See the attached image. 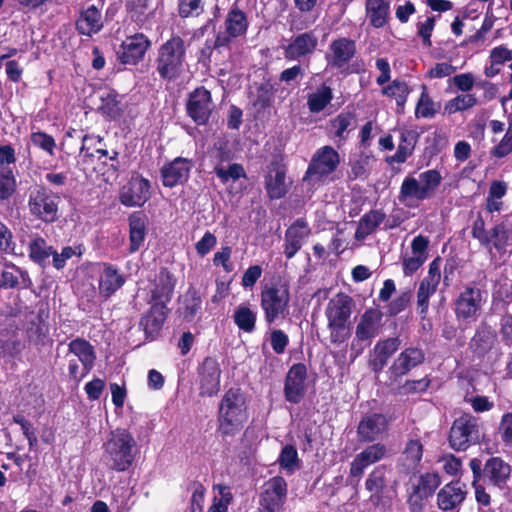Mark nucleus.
Listing matches in <instances>:
<instances>
[{
	"instance_id": "4",
	"label": "nucleus",
	"mask_w": 512,
	"mask_h": 512,
	"mask_svg": "<svg viewBox=\"0 0 512 512\" xmlns=\"http://www.w3.org/2000/svg\"><path fill=\"white\" fill-rule=\"evenodd\" d=\"M290 300V285L283 277H273L264 284L260 292V306L265 322L271 325L277 319L284 318L288 313Z\"/></svg>"
},
{
	"instance_id": "1",
	"label": "nucleus",
	"mask_w": 512,
	"mask_h": 512,
	"mask_svg": "<svg viewBox=\"0 0 512 512\" xmlns=\"http://www.w3.org/2000/svg\"><path fill=\"white\" fill-rule=\"evenodd\" d=\"M249 419L247 399L240 387H230L223 394L217 411V432L226 439L235 437Z\"/></svg>"
},
{
	"instance_id": "41",
	"label": "nucleus",
	"mask_w": 512,
	"mask_h": 512,
	"mask_svg": "<svg viewBox=\"0 0 512 512\" xmlns=\"http://www.w3.org/2000/svg\"><path fill=\"white\" fill-rule=\"evenodd\" d=\"M411 89L405 81L394 79L389 85L383 87L382 94L396 100V112L403 114L405 104Z\"/></svg>"
},
{
	"instance_id": "28",
	"label": "nucleus",
	"mask_w": 512,
	"mask_h": 512,
	"mask_svg": "<svg viewBox=\"0 0 512 512\" xmlns=\"http://www.w3.org/2000/svg\"><path fill=\"white\" fill-rule=\"evenodd\" d=\"M387 429V419L381 413H371L363 416L357 426L359 442L372 443Z\"/></svg>"
},
{
	"instance_id": "46",
	"label": "nucleus",
	"mask_w": 512,
	"mask_h": 512,
	"mask_svg": "<svg viewBox=\"0 0 512 512\" xmlns=\"http://www.w3.org/2000/svg\"><path fill=\"white\" fill-rule=\"evenodd\" d=\"M236 326L246 332L252 333L256 327L257 314L247 304H240L233 314Z\"/></svg>"
},
{
	"instance_id": "34",
	"label": "nucleus",
	"mask_w": 512,
	"mask_h": 512,
	"mask_svg": "<svg viewBox=\"0 0 512 512\" xmlns=\"http://www.w3.org/2000/svg\"><path fill=\"white\" fill-rule=\"evenodd\" d=\"M102 27L101 11L95 5H90L83 9L76 21L78 33L85 36L98 33Z\"/></svg>"
},
{
	"instance_id": "27",
	"label": "nucleus",
	"mask_w": 512,
	"mask_h": 512,
	"mask_svg": "<svg viewBox=\"0 0 512 512\" xmlns=\"http://www.w3.org/2000/svg\"><path fill=\"white\" fill-rule=\"evenodd\" d=\"M311 229L305 218H297L285 231L284 254L287 259L293 258L302 248Z\"/></svg>"
},
{
	"instance_id": "17",
	"label": "nucleus",
	"mask_w": 512,
	"mask_h": 512,
	"mask_svg": "<svg viewBox=\"0 0 512 512\" xmlns=\"http://www.w3.org/2000/svg\"><path fill=\"white\" fill-rule=\"evenodd\" d=\"M150 47L151 41L144 33H135L123 40L117 51V58L124 65H137L144 59Z\"/></svg>"
},
{
	"instance_id": "9",
	"label": "nucleus",
	"mask_w": 512,
	"mask_h": 512,
	"mask_svg": "<svg viewBox=\"0 0 512 512\" xmlns=\"http://www.w3.org/2000/svg\"><path fill=\"white\" fill-rule=\"evenodd\" d=\"M60 197L44 186H37L29 193L28 208L30 214L46 224H52L60 218Z\"/></svg>"
},
{
	"instance_id": "35",
	"label": "nucleus",
	"mask_w": 512,
	"mask_h": 512,
	"mask_svg": "<svg viewBox=\"0 0 512 512\" xmlns=\"http://www.w3.org/2000/svg\"><path fill=\"white\" fill-rule=\"evenodd\" d=\"M424 453V447L420 439H409L401 453L398 467L401 471L409 473L418 468Z\"/></svg>"
},
{
	"instance_id": "50",
	"label": "nucleus",
	"mask_w": 512,
	"mask_h": 512,
	"mask_svg": "<svg viewBox=\"0 0 512 512\" xmlns=\"http://www.w3.org/2000/svg\"><path fill=\"white\" fill-rule=\"evenodd\" d=\"M355 118L356 116L353 112L343 111L331 119L329 121V125L333 131V136L340 140H345L347 138L345 133L351 124L355 121Z\"/></svg>"
},
{
	"instance_id": "61",
	"label": "nucleus",
	"mask_w": 512,
	"mask_h": 512,
	"mask_svg": "<svg viewBox=\"0 0 512 512\" xmlns=\"http://www.w3.org/2000/svg\"><path fill=\"white\" fill-rule=\"evenodd\" d=\"M386 486V470L382 466L376 467L368 476L365 487L368 491L381 493Z\"/></svg>"
},
{
	"instance_id": "48",
	"label": "nucleus",
	"mask_w": 512,
	"mask_h": 512,
	"mask_svg": "<svg viewBox=\"0 0 512 512\" xmlns=\"http://www.w3.org/2000/svg\"><path fill=\"white\" fill-rule=\"evenodd\" d=\"M440 108V103L436 104L428 93V88L425 84L421 86V94L418 99L415 115L422 118H433Z\"/></svg>"
},
{
	"instance_id": "42",
	"label": "nucleus",
	"mask_w": 512,
	"mask_h": 512,
	"mask_svg": "<svg viewBox=\"0 0 512 512\" xmlns=\"http://www.w3.org/2000/svg\"><path fill=\"white\" fill-rule=\"evenodd\" d=\"M333 90L326 83H322L315 92L307 96V107L311 113L323 111L333 100Z\"/></svg>"
},
{
	"instance_id": "8",
	"label": "nucleus",
	"mask_w": 512,
	"mask_h": 512,
	"mask_svg": "<svg viewBox=\"0 0 512 512\" xmlns=\"http://www.w3.org/2000/svg\"><path fill=\"white\" fill-rule=\"evenodd\" d=\"M471 236L490 253L494 250L498 254H504L510 242V231L506 225L501 222L486 229L485 220L480 212L472 223Z\"/></svg>"
},
{
	"instance_id": "30",
	"label": "nucleus",
	"mask_w": 512,
	"mask_h": 512,
	"mask_svg": "<svg viewBox=\"0 0 512 512\" xmlns=\"http://www.w3.org/2000/svg\"><path fill=\"white\" fill-rule=\"evenodd\" d=\"M464 488L465 484H462L459 480L444 485L437 494L438 508L448 512L459 507L466 497Z\"/></svg>"
},
{
	"instance_id": "22",
	"label": "nucleus",
	"mask_w": 512,
	"mask_h": 512,
	"mask_svg": "<svg viewBox=\"0 0 512 512\" xmlns=\"http://www.w3.org/2000/svg\"><path fill=\"white\" fill-rule=\"evenodd\" d=\"M425 361V352L418 347H407L399 353L389 367L390 379L394 381L408 375Z\"/></svg>"
},
{
	"instance_id": "64",
	"label": "nucleus",
	"mask_w": 512,
	"mask_h": 512,
	"mask_svg": "<svg viewBox=\"0 0 512 512\" xmlns=\"http://www.w3.org/2000/svg\"><path fill=\"white\" fill-rule=\"evenodd\" d=\"M279 465L284 469H293L294 467L299 465V457L298 452L295 446L293 445H285L279 455L278 458Z\"/></svg>"
},
{
	"instance_id": "63",
	"label": "nucleus",
	"mask_w": 512,
	"mask_h": 512,
	"mask_svg": "<svg viewBox=\"0 0 512 512\" xmlns=\"http://www.w3.org/2000/svg\"><path fill=\"white\" fill-rule=\"evenodd\" d=\"M103 142V138L94 134H85L81 137V146L79 154L84 158L92 159L95 157L94 152L98 145Z\"/></svg>"
},
{
	"instance_id": "44",
	"label": "nucleus",
	"mask_w": 512,
	"mask_h": 512,
	"mask_svg": "<svg viewBox=\"0 0 512 512\" xmlns=\"http://www.w3.org/2000/svg\"><path fill=\"white\" fill-rule=\"evenodd\" d=\"M249 23L246 14L237 7L232 8L225 19L226 32L233 37H239L247 32Z\"/></svg>"
},
{
	"instance_id": "47",
	"label": "nucleus",
	"mask_w": 512,
	"mask_h": 512,
	"mask_svg": "<svg viewBox=\"0 0 512 512\" xmlns=\"http://www.w3.org/2000/svg\"><path fill=\"white\" fill-rule=\"evenodd\" d=\"M398 199L400 202H405L408 199L423 201L428 199V197L423 191L420 182L414 177L407 176L401 184Z\"/></svg>"
},
{
	"instance_id": "20",
	"label": "nucleus",
	"mask_w": 512,
	"mask_h": 512,
	"mask_svg": "<svg viewBox=\"0 0 512 512\" xmlns=\"http://www.w3.org/2000/svg\"><path fill=\"white\" fill-rule=\"evenodd\" d=\"M170 309L160 303H150L149 309L141 316L139 326L143 329L145 339L157 340L167 320Z\"/></svg>"
},
{
	"instance_id": "6",
	"label": "nucleus",
	"mask_w": 512,
	"mask_h": 512,
	"mask_svg": "<svg viewBox=\"0 0 512 512\" xmlns=\"http://www.w3.org/2000/svg\"><path fill=\"white\" fill-rule=\"evenodd\" d=\"M354 301L346 293L339 292L332 297L326 307L325 316L330 330V339L333 343L344 342L348 333L342 334L351 317Z\"/></svg>"
},
{
	"instance_id": "18",
	"label": "nucleus",
	"mask_w": 512,
	"mask_h": 512,
	"mask_svg": "<svg viewBox=\"0 0 512 512\" xmlns=\"http://www.w3.org/2000/svg\"><path fill=\"white\" fill-rule=\"evenodd\" d=\"M318 43L314 30L293 35L289 43L283 47L284 58L288 61L310 58L317 50Z\"/></svg>"
},
{
	"instance_id": "59",
	"label": "nucleus",
	"mask_w": 512,
	"mask_h": 512,
	"mask_svg": "<svg viewBox=\"0 0 512 512\" xmlns=\"http://www.w3.org/2000/svg\"><path fill=\"white\" fill-rule=\"evenodd\" d=\"M177 11L179 17L185 19L198 17L204 11L203 0H178Z\"/></svg>"
},
{
	"instance_id": "15",
	"label": "nucleus",
	"mask_w": 512,
	"mask_h": 512,
	"mask_svg": "<svg viewBox=\"0 0 512 512\" xmlns=\"http://www.w3.org/2000/svg\"><path fill=\"white\" fill-rule=\"evenodd\" d=\"M150 198L151 182L140 173L132 174L119 193V200L126 207H142Z\"/></svg>"
},
{
	"instance_id": "57",
	"label": "nucleus",
	"mask_w": 512,
	"mask_h": 512,
	"mask_svg": "<svg viewBox=\"0 0 512 512\" xmlns=\"http://www.w3.org/2000/svg\"><path fill=\"white\" fill-rule=\"evenodd\" d=\"M214 173L223 184H226L230 179L237 181L240 178L247 177L244 167L240 163H233L229 165L227 169L221 165H217L214 168Z\"/></svg>"
},
{
	"instance_id": "11",
	"label": "nucleus",
	"mask_w": 512,
	"mask_h": 512,
	"mask_svg": "<svg viewBox=\"0 0 512 512\" xmlns=\"http://www.w3.org/2000/svg\"><path fill=\"white\" fill-rule=\"evenodd\" d=\"M475 284H467L454 300L453 311L459 321L476 320L482 310L485 292Z\"/></svg>"
},
{
	"instance_id": "58",
	"label": "nucleus",
	"mask_w": 512,
	"mask_h": 512,
	"mask_svg": "<svg viewBox=\"0 0 512 512\" xmlns=\"http://www.w3.org/2000/svg\"><path fill=\"white\" fill-rule=\"evenodd\" d=\"M24 345L19 338H0V359H14L18 357Z\"/></svg>"
},
{
	"instance_id": "62",
	"label": "nucleus",
	"mask_w": 512,
	"mask_h": 512,
	"mask_svg": "<svg viewBox=\"0 0 512 512\" xmlns=\"http://www.w3.org/2000/svg\"><path fill=\"white\" fill-rule=\"evenodd\" d=\"M31 142L34 146L39 147L50 156L54 155V150L56 148V142L52 135L47 134L43 131H37L31 133Z\"/></svg>"
},
{
	"instance_id": "39",
	"label": "nucleus",
	"mask_w": 512,
	"mask_h": 512,
	"mask_svg": "<svg viewBox=\"0 0 512 512\" xmlns=\"http://www.w3.org/2000/svg\"><path fill=\"white\" fill-rule=\"evenodd\" d=\"M366 15L374 28L384 27L389 19L390 0H366Z\"/></svg>"
},
{
	"instance_id": "37",
	"label": "nucleus",
	"mask_w": 512,
	"mask_h": 512,
	"mask_svg": "<svg viewBox=\"0 0 512 512\" xmlns=\"http://www.w3.org/2000/svg\"><path fill=\"white\" fill-rule=\"evenodd\" d=\"M202 298L193 286H190L182 296V302L177 310L179 317L185 322H192L201 312Z\"/></svg>"
},
{
	"instance_id": "60",
	"label": "nucleus",
	"mask_w": 512,
	"mask_h": 512,
	"mask_svg": "<svg viewBox=\"0 0 512 512\" xmlns=\"http://www.w3.org/2000/svg\"><path fill=\"white\" fill-rule=\"evenodd\" d=\"M401 340L399 337H389L386 339L379 340L374 346V354L379 355L385 360H389L390 357L399 349Z\"/></svg>"
},
{
	"instance_id": "40",
	"label": "nucleus",
	"mask_w": 512,
	"mask_h": 512,
	"mask_svg": "<svg viewBox=\"0 0 512 512\" xmlns=\"http://www.w3.org/2000/svg\"><path fill=\"white\" fill-rule=\"evenodd\" d=\"M125 10L129 19L139 28L145 27L154 16L149 9V0H125Z\"/></svg>"
},
{
	"instance_id": "5",
	"label": "nucleus",
	"mask_w": 512,
	"mask_h": 512,
	"mask_svg": "<svg viewBox=\"0 0 512 512\" xmlns=\"http://www.w3.org/2000/svg\"><path fill=\"white\" fill-rule=\"evenodd\" d=\"M340 164L339 153L330 145L318 148L312 155L305 174L304 183L315 188L326 184Z\"/></svg>"
},
{
	"instance_id": "55",
	"label": "nucleus",
	"mask_w": 512,
	"mask_h": 512,
	"mask_svg": "<svg viewBox=\"0 0 512 512\" xmlns=\"http://www.w3.org/2000/svg\"><path fill=\"white\" fill-rule=\"evenodd\" d=\"M441 479L437 473H424L419 477L418 483L413 487L417 493H422L424 497L430 498L440 486Z\"/></svg>"
},
{
	"instance_id": "12",
	"label": "nucleus",
	"mask_w": 512,
	"mask_h": 512,
	"mask_svg": "<svg viewBox=\"0 0 512 512\" xmlns=\"http://www.w3.org/2000/svg\"><path fill=\"white\" fill-rule=\"evenodd\" d=\"M214 108L211 91L204 86L196 87L188 94L185 104L186 114L197 126H205L209 123Z\"/></svg>"
},
{
	"instance_id": "16",
	"label": "nucleus",
	"mask_w": 512,
	"mask_h": 512,
	"mask_svg": "<svg viewBox=\"0 0 512 512\" xmlns=\"http://www.w3.org/2000/svg\"><path fill=\"white\" fill-rule=\"evenodd\" d=\"M307 366L304 363H294L287 371L284 379V398L290 404H299L307 392Z\"/></svg>"
},
{
	"instance_id": "31",
	"label": "nucleus",
	"mask_w": 512,
	"mask_h": 512,
	"mask_svg": "<svg viewBox=\"0 0 512 512\" xmlns=\"http://www.w3.org/2000/svg\"><path fill=\"white\" fill-rule=\"evenodd\" d=\"M386 447L382 443H375L367 446L362 452L357 454L350 466V475L360 477L365 468L385 457Z\"/></svg>"
},
{
	"instance_id": "56",
	"label": "nucleus",
	"mask_w": 512,
	"mask_h": 512,
	"mask_svg": "<svg viewBox=\"0 0 512 512\" xmlns=\"http://www.w3.org/2000/svg\"><path fill=\"white\" fill-rule=\"evenodd\" d=\"M419 182L427 197L430 198L442 182V176L436 169H429L419 174Z\"/></svg>"
},
{
	"instance_id": "52",
	"label": "nucleus",
	"mask_w": 512,
	"mask_h": 512,
	"mask_svg": "<svg viewBox=\"0 0 512 512\" xmlns=\"http://www.w3.org/2000/svg\"><path fill=\"white\" fill-rule=\"evenodd\" d=\"M274 92V86L269 80L261 83L256 88V97L253 101V106L258 111L268 109L273 103Z\"/></svg>"
},
{
	"instance_id": "38",
	"label": "nucleus",
	"mask_w": 512,
	"mask_h": 512,
	"mask_svg": "<svg viewBox=\"0 0 512 512\" xmlns=\"http://www.w3.org/2000/svg\"><path fill=\"white\" fill-rule=\"evenodd\" d=\"M386 214L382 210L372 209L365 213L359 220L355 231V239L365 240L373 234L376 229L384 222Z\"/></svg>"
},
{
	"instance_id": "33",
	"label": "nucleus",
	"mask_w": 512,
	"mask_h": 512,
	"mask_svg": "<svg viewBox=\"0 0 512 512\" xmlns=\"http://www.w3.org/2000/svg\"><path fill=\"white\" fill-rule=\"evenodd\" d=\"M511 467L500 457L489 458L483 467V477L499 488H503L510 477Z\"/></svg>"
},
{
	"instance_id": "36",
	"label": "nucleus",
	"mask_w": 512,
	"mask_h": 512,
	"mask_svg": "<svg viewBox=\"0 0 512 512\" xmlns=\"http://www.w3.org/2000/svg\"><path fill=\"white\" fill-rule=\"evenodd\" d=\"M68 352L77 357L76 360L84 366L85 373L91 372L95 365L96 353L93 345L88 340L81 337L73 339L68 344Z\"/></svg>"
},
{
	"instance_id": "45",
	"label": "nucleus",
	"mask_w": 512,
	"mask_h": 512,
	"mask_svg": "<svg viewBox=\"0 0 512 512\" xmlns=\"http://www.w3.org/2000/svg\"><path fill=\"white\" fill-rule=\"evenodd\" d=\"M54 248L47 244L43 237H36L32 239L28 245L29 258L41 266H44L46 261L53 254Z\"/></svg>"
},
{
	"instance_id": "25",
	"label": "nucleus",
	"mask_w": 512,
	"mask_h": 512,
	"mask_svg": "<svg viewBox=\"0 0 512 512\" xmlns=\"http://www.w3.org/2000/svg\"><path fill=\"white\" fill-rule=\"evenodd\" d=\"M177 279L168 268L161 267L156 274L150 290L149 303H160L167 306L173 297Z\"/></svg>"
},
{
	"instance_id": "19",
	"label": "nucleus",
	"mask_w": 512,
	"mask_h": 512,
	"mask_svg": "<svg viewBox=\"0 0 512 512\" xmlns=\"http://www.w3.org/2000/svg\"><path fill=\"white\" fill-rule=\"evenodd\" d=\"M49 309L43 304L38 308L37 313L29 320L26 328V336L30 344L37 350L45 346H51L53 341L49 337Z\"/></svg>"
},
{
	"instance_id": "54",
	"label": "nucleus",
	"mask_w": 512,
	"mask_h": 512,
	"mask_svg": "<svg viewBox=\"0 0 512 512\" xmlns=\"http://www.w3.org/2000/svg\"><path fill=\"white\" fill-rule=\"evenodd\" d=\"M17 182L12 168L0 167V200H8L16 191Z\"/></svg>"
},
{
	"instance_id": "53",
	"label": "nucleus",
	"mask_w": 512,
	"mask_h": 512,
	"mask_svg": "<svg viewBox=\"0 0 512 512\" xmlns=\"http://www.w3.org/2000/svg\"><path fill=\"white\" fill-rule=\"evenodd\" d=\"M492 3L488 5L487 11L485 13V17L483 20V23L479 30L476 31V33L468 36L461 44L460 46L464 47L468 44H476L479 42H483L485 40V34L489 32L495 23L496 17L493 14Z\"/></svg>"
},
{
	"instance_id": "14",
	"label": "nucleus",
	"mask_w": 512,
	"mask_h": 512,
	"mask_svg": "<svg viewBox=\"0 0 512 512\" xmlns=\"http://www.w3.org/2000/svg\"><path fill=\"white\" fill-rule=\"evenodd\" d=\"M222 370L216 356H206L197 367L199 395L213 397L220 391Z\"/></svg>"
},
{
	"instance_id": "13",
	"label": "nucleus",
	"mask_w": 512,
	"mask_h": 512,
	"mask_svg": "<svg viewBox=\"0 0 512 512\" xmlns=\"http://www.w3.org/2000/svg\"><path fill=\"white\" fill-rule=\"evenodd\" d=\"M357 53L356 41L350 37H338L328 45L324 59L326 68L344 72Z\"/></svg>"
},
{
	"instance_id": "10",
	"label": "nucleus",
	"mask_w": 512,
	"mask_h": 512,
	"mask_svg": "<svg viewBox=\"0 0 512 512\" xmlns=\"http://www.w3.org/2000/svg\"><path fill=\"white\" fill-rule=\"evenodd\" d=\"M383 312L379 308H368L361 314L355 328V337L351 343L352 350L360 354L365 347L372 344L383 328Z\"/></svg>"
},
{
	"instance_id": "2",
	"label": "nucleus",
	"mask_w": 512,
	"mask_h": 512,
	"mask_svg": "<svg viewBox=\"0 0 512 512\" xmlns=\"http://www.w3.org/2000/svg\"><path fill=\"white\" fill-rule=\"evenodd\" d=\"M102 449V459L106 467L115 472L128 471L139 453L136 439L126 428L111 430Z\"/></svg>"
},
{
	"instance_id": "3",
	"label": "nucleus",
	"mask_w": 512,
	"mask_h": 512,
	"mask_svg": "<svg viewBox=\"0 0 512 512\" xmlns=\"http://www.w3.org/2000/svg\"><path fill=\"white\" fill-rule=\"evenodd\" d=\"M187 47L178 34H172L158 47L154 65L161 80L170 83L180 78L186 64Z\"/></svg>"
},
{
	"instance_id": "51",
	"label": "nucleus",
	"mask_w": 512,
	"mask_h": 512,
	"mask_svg": "<svg viewBox=\"0 0 512 512\" xmlns=\"http://www.w3.org/2000/svg\"><path fill=\"white\" fill-rule=\"evenodd\" d=\"M101 113L111 120H117L123 115V108L121 101L118 99V94L108 93L106 96L101 97L100 105Z\"/></svg>"
},
{
	"instance_id": "43",
	"label": "nucleus",
	"mask_w": 512,
	"mask_h": 512,
	"mask_svg": "<svg viewBox=\"0 0 512 512\" xmlns=\"http://www.w3.org/2000/svg\"><path fill=\"white\" fill-rule=\"evenodd\" d=\"M508 190L507 184L502 180H493L490 183L487 197L485 199V210L488 213L500 212L503 208L502 198Z\"/></svg>"
},
{
	"instance_id": "21",
	"label": "nucleus",
	"mask_w": 512,
	"mask_h": 512,
	"mask_svg": "<svg viewBox=\"0 0 512 512\" xmlns=\"http://www.w3.org/2000/svg\"><path fill=\"white\" fill-rule=\"evenodd\" d=\"M193 166V161L184 157H176L172 161L165 163L160 169L162 185L167 188H173L185 184L189 179Z\"/></svg>"
},
{
	"instance_id": "29",
	"label": "nucleus",
	"mask_w": 512,
	"mask_h": 512,
	"mask_svg": "<svg viewBox=\"0 0 512 512\" xmlns=\"http://www.w3.org/2000/svg\"><path fill=\"white\" fill-rule=\"evenodd\" d=\"M99 275L98 290L101 297L109 299L125 284V277L116 265L104 262Z\"/></svg>"
},
{
	"instance_id": "49",
	"label": "nucleus",
	"mask_w": 512,
	"mask_h": 512,
	"mask_svg": "<svg viewBox=\"0 0 512 512\" xmlns=\"http://www.w3.org/2000/svg\"><path fill=\"white\" fill-rule=\"evenodd\" d=\"M477 104L478 100L474 94H459L445 103L444 113L451 115L456 112L468 110Z\"/></svg>"
},
{
	"instance_id": "26",
	"label": "nucleus",
	"mask_w": 512,
	"mask_h": 512,
	"mask_svg": "<svg viewBox=\"0 0 512 512\" xmlns=\"http://www.w3.org/2000/svg\"><path fill=\"white\" fill-rule=\"evenodd\" d=\"M286 173L287 168L285 164L279 160L271 161L264 181L266 193L270 200L281 199L287 194Z\"/></svg>"
},
{
	"instance_id": "23",
	"label": "nucleus",
	"mask_w": 512,
	"mask_h": 512,
	"mask_svg": "<svg viewBox=\"0 0 512 512\" xmlns=\"http://www.w3.org/2000/svg\"><path fill=\"white\" fill-rule=\"evenodd\" d=\"M497 340L496 330L487 322H481L469 341V350L475 358L482 360L492 351Z\"/></svg>"
},
{
	"instance_id": "7",
	"label": "nucleus",
	"mask_w": 512,
	"mask_h": 512,
	"mask_svg": "<svg viewBox=\"0 0 512 512\" xmlns=\"http://www.w3.org/2000/svg\"><path fill=\"white\" fill-rule=\"evenodd\" d=\"M479 418L471 413H463L455 418L448 434V444L457 452H464L481 441Z\"/></svg>"
},
{
	"instance_id": "24",
	"label": "nucleus",
	"mask_w": 512,
	"mask_h": 512,
	"mask_svg": "<svg viewBox=\"0 0 512 512\" xmlns=\"http://www.w3.org/2000/svg\"><path fill=\"white\" fill-rule=\"evenodd\" d=\"M32 285L33 282L27 270L3 258L0 270V289L25 290L31 288Z\"/></svg>"
},
{
	"instance_id": "32",
	"label": "nucleus",
	"mask_w": 512,
	"mask_h": 512,
	"mask_svg": "<svg viewBox=\"0 0 512 512\" xmlns=\"http://www.w3.org/2000/svg\"><path fill=\"white\" fill-rule=\"evenodd\" d=\"M129 253L137 252L143 245L147 234L148 217L143 211H134L129 215Z\"/></svg>"
}]
</instances>
